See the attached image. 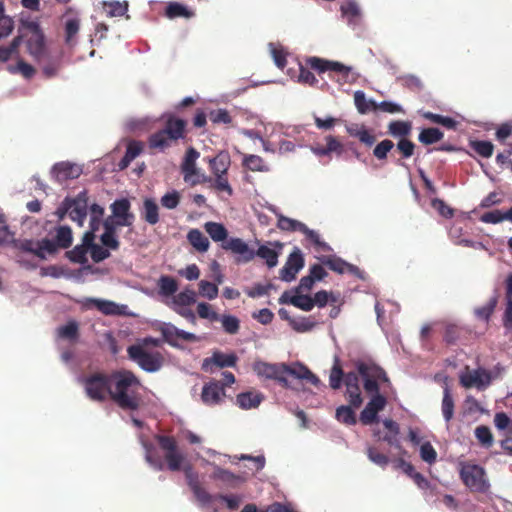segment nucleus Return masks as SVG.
<instances>
[{"label": "nucleus", "mask_w": 512, "mask_h": 512, "mask_svg": "<svg viewBox=\"0 0 512 512\" xmlns=\"http://www.w3.org/2000/svg\"><path fill=\"white\" fill-rule=\"evenodd\" d=\"M186 121L172 114L166 116L163 129L152 133L148 138L150 149L164 151L169 148L173 142L183 139L186 135Z\"/></svg>", "instance_id": "obj_3"}, {"label": "nucleus", "mask_w": 512, "mask_h": 512, "mask_svg": "<svg viewBox=\"0 0 512 512\" xmlns=\"http://www.w3.org/2000/svg\"><path fill=\"white\" fill-rule=\"evenodd\" d=\"M222 248L238 255V262H250L255 257V251L251 249L241 238H229L222 243Z\"/></svg>", "instance_id": "obj_16"}, {"label": "nucleus", "mask_w": 512, "mask_h": 512, "mask_svg": "<svg viewBox=\"0 0 512 512\" xmlns=\"http://www.w3.org/2000/svg\"><path fill=\"white\" fill-rule=\"evenodd\" d=\"M51 173L58 183H63L67 180L78 178L82 173V169L74 163L63 161L54 164Z\"/></svg>", "instance_id": "obj_18"}, {"label": "nucleus", "mask_w": 512, "mask_h": 512, "mask_svg": "<svg viewBox=\"0 0 512 512\" xmlns=\"http://www.w3.org/2000/svg\"><path fill=\"white\" fill-rule=\"evenodd\" d=\"M199 294L213 300L218 296V286L212 282L201 280L199 282Z\"/></svg>", "instance_id": "obj_53"}, {"label": "nucleus", "mask_w": 512, "mask_h": 512, "mask_svg": "<svg viewBox=\"0 0 512 512\" xmlns=\"http://www.w3.org/2000/svg\"><path fill=\"white\" fill-rule=\"evenodd\" d=\"M199 156V152L191 147L186 151L184 160L181 164V172L183 174L184 181L189 183L191 186L211 181V178L200 173V170L196 167V160Z\"/></svg>", "instance_id": "obj_10"}, {"label": "nucleus", "mask_w": 512, "mask_h": 512, "mask_svg": "<svg viewBox=\"0 0 512 512\" xmlns=\"http://www.w3.org/2000/svg\"><path fill=\"white\" fill-rule=\"evenodd\" d=\"M86 395L97 402L110 399L111 373L95 372L82 380Z\"/></svg>", "instance_id": "obj_6"}, {"label": "nucleus", "mask_w": 512, "mask_h": 512, "mask_svg": "<svg viewBox=\"0 0 512 512\" xmlns=\"http://www.w3.org/2000/svg\"><path fill=\"white\" fill-rule=\"evenodd\" d=\"M464 411L467 415L478 418L482 414H487L488 410L485 409L481 403L472 396L466 398L464 403Z\"/></svg>", "instance_id": "obj_38"}, {"label": "nucleus", "mask_w": 512, "mask_h": 512, "mask_svg": "<svg viewBox=\"0 0 512 512\" xmlns=\"http://www.w3.org/2000/svg\"><path fill=\"white\" fill-rule=\"evenodd\" d=\"M225 395V389L221 382L213 380L203 386L201 400L205 405L215 406L223 401Z\"/></svg>", "instance_id": "obj_17"}, {"label": "nucleus", "mask_w": 512, "mask_h": 512, "mask_svg": "<svg viewBox=\"0 0 512 512\" xmlns=\"http://www.w3.org/2000/svg\"><path fill=\"white\" fill-rule=\"evenodd\" d=\"M80 23L78 19H69L65 24V42L68 45L75 43V37L79 32Z\"/></svg>", "instance_id": "obj_49"}, {"label": "nucleus", "mask_w": 512, "mask_h": 512, "mask_svg": "<svg viewBox=\"0 0 512 512\" xmlns=\"http://www.w3.org/2000/svg\"><path fill=\"white\" fill-rule=\"evenodd\" d=\"M301 233H303L306 236V238L317 247V249L319 251H324V252L332 251V248L330 247V245L327 244L326 242L322 241L319 234L316 231L309 229L306 225L304 226Z\"/></svg>", "instance_id": "obj_42"}, {"label": "nucleus", "mask_w": 512, "mask_h": 512, "mask_svg": "<svg viewBox=\"0 0 512 512\" xmlns=\"http://www.w3.org/2000/svg\"><path fill=\"white\" fill-rule=\"evenodd\" d=\"M91 302L100 312L105 315H118L121 313L119 306L112 301L92 299Z\"/></svg>", "instance_id": "obj_45"}, {"label": "nucleus", "mask_w": 512, "mask_h": 512, "mask_svg": "<svg viewBox=\"0 0 512 512\" xmlns=\"http://www.w3.org/2000/svg\"><path fill=\"white\" fill-rule=\"evenodd\" d=\"M477 440L485 447L492 446L494 442L491 430L487 426H479L475 429Z\"/></svg>", "instance_id": "obj_55"}, {"label": "nucleus", "mask_w": 512, "mask_h": 512, "mask_svg": "<svg viewBox=\"0 0 512 512\" xmlns=\"http://www.w3.org/2000/svg\"><path fill=\"white\" fill-rule=\"evenodd\" d=\"M321 261L325 266H327L330 270H332L336 273H339V274L350 273V274L360 277V273H361L360 269L357 266L344 261L340 257L327 256V257H323L321 259Z\"/></svg>", "instance_id": "obj_20"}, {"label": "nucleus", "mask_w": 512, "mask_h": 512, "mask_svg": "<svg viewBox=\"0 0 512 512\" xmlns=\"http://www.w3.org/2000/svg\"><path fill=\"white\" fill-rule=\"evenodd\" d=\"M284 363H268L264 361H256L253 364V371L260 378L277 381L283 388L289 387L287 377H285Z\"/></svg>", "instance_id": "obj_12"}, {"label": "nucleus", "mask_w": 512, "mask_h": 512, "mask_svg": "<svg viewBox=\"0 0 512 512\" xmlns=\"http://www.w3.org/2000/svg\"><path fill=\"white\" fill-rule=\"evenodd\" d=\"M166 15L169 18H191L194 15V13L178 2H171L168 4L166 8Z\"/></svg>", "instance_id": "obj_39"}, {"label": "nucleus", "mask_w": 512, "mask_h": 512, "mask_svg": "<svg viewBox=\"0 0 512 512\" xmlns=\"http://www.w3.org/2000/svg\"><path fill=\"white\" fill-rule=\"evenodd\" d=\"M495 306H496V299L491 298L483 306L475 309V314H476L477 318L480 320H483V321H488L492 312L494 311Z\"/></svg>", "instance_id": "obj_61"}, {"label": "nucleus", "mask_w": 512, "mask_h": 512, "mask_svg": "<svg viewBox=\"0 0 512 512\" xmlns=\"http://www.w3.org/2000/svg\"><path fill=\"white\" fill-rule=\"evenodd\" d=\"M243 165L254 172H266L268 167L265 165L262 157L258 155H247L244 157Z\"/></svg>", "instance_id": "obj_41"}, {"label": "nucleus", "mask_w": 512, "mask_h": 512, "mask_svg": "<svg viewBox=\"0 0 512 512\" xmlns=\"http://www.w3.org/2000/svg\"><path fill=\"white\" fill-rule=\"evenodd\" d=\"M22 25L25 30V43L28 53L34 58L39 59L45 51V37L37 20L22 16Z\"/></svg>", "instance_id": "obj_8"}, {"label": "nucleus", "mask_w": 512, "mask_h": 512, "mask_svg": "<svg viewBox=\"0 0 512 512\" xmlns=\"http://www.w3.org/2000/svg\"><path fill=\"white\" fill-rule=\"evenodd\" d=\"M310 69H313L318 73H324L327 71L335 72L342 76L345 82H347V79L351 73V67H348L340 62L329 61L313 56L306 59V66L301 64L299 65V82L309 85H314L318 82Z\"/></svg>", "instance_id": "obj_5"}, {"label": "nucleus", "mask_w": 512, "mask_h": 512, "mask_svg": "<svg viewBox=\"0 0 512 512\" xmlns=\"http://www.w3.org/2000/svg\"><path fill=\"white\" fill-rule=\"evenodd\" d=\"M222 327L228 334H236L240 328V322L237 317L232 315H223L221 318Z\"/></svg>", "instance_id": "obj_57"}, {"label": "nucleus", "mask_w": 512, "mask_h": 512, "mask_svg": "<svg viewBox=\"0 0 512 512\" xmlns=\"http://www.w3.org/2000/svg\"><path fill=\"white\" fill-rule=\"evenodd\" d=\"M443 137V133L438 128H426L423 129L419 134V141L425 145H431Z\"/></svg>", "instance_id": "obj_40"}, {"label": "nucleus", "mask_w": 512, "mask_h": 512, "mask_svg": "<svg viewBox=\"0 0 512 512\" xmlns=\"http://www.w3.org/2000/svg\"><path fill=\"white\" fill-rule=\"evenodd\" d=\"M255 256L264 259L269 268H273L278 264L279 253L268 245H260L257 251H255Z\"/></svg>", "instance_id": "obj_36"}, {"label": "nucleus", "mask_w": 512, "mask_h": 512, "mask_svg": "<svg viewBox=\"0 0 512 512\" xmlns=\"http://www.w3.org/2000/svg\"><path fill=\"white\" fill-rule=\"evenodd\" d=\"M141 216L150 225L159 222V207L153 199L146 198L144 200Z\"/></svg>", "instance_id": "obj_27"}, {"label": "nucleus", "mask_w": 512, "mask_h": 512, "mask_svg": "<svg viewBox=\"0 0 512 512\" xmlns=\"http://www.w3.org/2000/svg\"><path fill=\"white\" fill-rule=\"evenodd\" d=\"M181 200V195L178 191L173 190L164 194L161 199V205L167 209H175Z\"/></svg>", "instance_id": "obj_58"}, {"label": "nucleus", "mask_w": 512, "mask_h": 512, "mask_svg": "<svg viewBox=\"0 0 512 512\" xmlns=\"http://www.w3.org/2000/svg\"><path fill=\"white\" fill-rule=\"evenodd\" d=\"M210 121L214 124H231L232 117L226 109L211 110L208 113Z\"/></svg>", "instance_id": "obj_52"}, {"label": "nucleus", "mask_w": 512, "mask_h": 512, "mask_svg": "<svg viewBox=\"0 0 512 512\" xmlns=\"http://www.w3.org/2000/svg\"><path fill=\"white\" fill-rule=\"evenodd\" d=\"M230 164V155L226 151H221L214 158L209 159V166L214 175H227Z\"/></svg>", "instance_id": "obj_24"}, {"label": "nucleus", "mask_w": 512, "mask_h": 512, "mask_svg": "<svg viewBox=\"0 0 512 512\" xmlns=\"http://www.w3.org/2000/svg\"><path fill=\"white\" fill-rule=\"evenodd\" d=\"M69 206V217L79 226H83L88 209V193L86 190L79 192L75 197H66Z\"/></svg>", "instance_id": "obj_13"}, {"label": "nucleus", "mask_w": 512, "mask_h": 512, "mask_svg": "<svg viewBox=\"0 0 512 512\" xmlns=\"http://www.w3.org/2000/svg\"><path fill=\"white\" fill-rule=\"evenodd\" d=\"M420 457L424 462L428 464H433L436 461L437 452L430 442H424L421 444Z\"/></svg>", "instance_id": "obj_60"}, {"label": "nucleus", "mask_w": 512, "mask_h": 512, "mask_svg": "<svg viewBox=\"0 0 512 512\" xmlns=\"http://www.w3.org/2000/svg\"><path fill=\"white\" fill-rule=\"evenodd\" d=\"M347 132L350 136L356 137L359 141L368 147H371L376 142V137L365 127H348Z\"/></svg>", "instance_id": "obj_31"}, {"label": "nucleus", "mask_w": 512, "mask_h": 512, "mask_svg": "<svg viewBox=\"0 0 512 512\" xmlns=\"http://www.w3.org/2000/svg\"><path fill=\"white\" fill-rule=\"evenodd\" d=\"M215 499L225 502L226 507L232 511L237 510L243 501L242 496L237 495V494H230V495L218 494V495H215Z\"/></svg>", "instance_id": "obj_54"}, {"label": "nucleus", "mask_w": 512, "mask_h": 512, "mask_svg": "<svg viewBox=\"0 0 512 512\" xmlns=\"http://www.w3.org/2000/svg\"><path fill=\"white\" fill-rule=\"evenodd\" d=\"M88 250L83 245H76L72 250L66 252V256L73 263L85 264Z\"/></svg>", "instance_id": "obj_46"}, {"label": "nucleus", "mask_w": 512, "mask_h": 512, "mask_svg": "<svg viewBox=\"0 0 512 512\" xmlns=\"http://www.w3.org/2000/svg\"><path fill=\"white\" fill-rule=\"evenodd\" d=\"M160 449L164 452V459L156 455L154 448L151 445H146V461L158 471L165 468L175 472L183 470L185 478L190 489L200 485L198 474L193 471L190 464L184 465L186 462L185 454L179 449L177 440L173 436L157 434L155 436Z\"/></svg>", "instance_id": "obj_1"}, {"label": "nucleus", "mask_w": 512, "mask_h": 512, "mask_svg": "<svg viewBox=\"0 0 512 512\" xmlns=\"http://www.w3.org/2000/svg\"><path fill=\"white\" fill-rule=\"evenodd\" d=\"M344 379V371L340 364V359L335 357L334 364L329 375V385L333 390H338Z\"/></svg>", "instance_id": "obj_34"}, {"label": "nucleus", "mask_w": 512, "mask_h": 512, "mask_svg": "<svg viewBox=\"0 0 512 512\" xmlns=\"http://www.w3.org/2000/svg\"><path fill=\"white\" fill-rule=\"evenodd\" d=\"M459 473L461 480L471 491H488L490 483L482 466L472 462H461L459 464Z\"/></svg>", "instance_id": "obj_7"}, {"label": "nucleus", "mask_w": 512, "mask_h": 512, "mask_svg": "<svg viewBox=\"0 0 512 512\" xmlns=\"http://www.w3.org/2000/svg\"><path fill=\"white\" fill-rule=\"evenodd\" d=\"M103 8L109 17L123 16L128 11V2L105 1L103 2Z\"/></svg>", "instance_id": "obj_37"}, {"label": "nucleus", "mask_w": 512, "mask_h": 512, "mask_svg": "<svg viewBox=\"0 0 512 512\" xmlns=\"http://www.w3.org/2000/svg\"><path fill=\"white\" fill-rule=\"evenodd\" d=\"M130 202L126 198L114 201L111 204L113 216L117 218L119 226H130L134 220V215L130 213Z\"/></svg>", "instance_id": "obj_19"}, {"label": "nucleus", "mask_w": 512, "mask_h": 512, "mask_svg": "<svg viewBox=\"0 0 512 512\" xmlns=\"http://www.w3.org/2000/svg\"><path fill=\"white\" fill-rule=\"evenodd\" d=\"M304 226H305L304 223H302L298 220L288 218L283 215L279 216L278 222H277V227L283 231H299V232H301L303 230Z\"/></svg>", "instance_id": "obj_43"}, {"label": "nucleus", "mask_w": 512, "mask_h": 512, "mask_svg": "<svg viewBox=\"0 0 512 512\" xmlns=\"http://www.w3.org/2000/svg\"><path fill=\"white\" fill-rule=\"evenodd\" d=\"M15 29V21L12 17L0 19V42L7 39Z\"/></svg>", "instance_id": "obj_63"}, {"label": "nucleus", "mask_w": 512, "mask_h": 512, "mask_svg": "<svg viewBox=\"0 0 512 512\" xmlns=\"http://www.w3.org/2000/svg\"><path fill=\"white\" fill-rule=\"evenodd\" d=\"M345 397L348 403L355 409L359 408L363 403L360 386L346 387Z\"/></svg>", "instance_id": "obj_47"}, {"label": "nucleus", "mask_w": 512, "mask_h": 512, "mask_svg": "<svg viewBox=\"0 0 512 512\" xmlns=\"http://www.w3.org/2000/svg\"><path fill=\"white\" fill-rule=\"evenodd\" d=\"M159 293L162 296H172L178 290V282L171 276L163 275L158 280Z\"/></svg>", "instance_id": "obj_32"}, {"label": "nucleus", "mask_w": 512, "mask_h": 512, "mask_svg": "<svg viewBox=\"0 0 512 512\" xmlns=\"http://www.w3.org/2000/svg\"><path fill=\"white\" fill-rule=\"evenodd\" d=\"M205 230L215 242H225L227 239L228 232L226 228L217 222H207L205 224Z\"/></svg>", "instance_id": "obj_33"}, {"label": "nucleus", "mask_w": 512, "mask_h": 512, "mask_svg": "<svg viewBox=\"0 0 512 512\" xmlns=\"http://www.w3.org/2000/svg\"><path fill=\"white\" fill-rule=\"evenodd\" d=\"M11 247L23 252L32 253L41 260L46 259V254H55V247L51 239L48 238L36 242L30 239L17 240L14 238Z\"/></svg>", "instance_id": "obj_11"}, {"label": "nucleus", "mask_w": 512, "mask_h": 512, "mask_svg": "<svg viewBox=\"0 0 512 512\" xmlns=\"http://www.w3.org/2000/svg\"><path fill=\"white\" fill-rule=\"evenodd\" d=\"M264 396L259 392H244L236 397V403L241 409H252L260 405Z\"/></svg>", "instance_id": "obj_26"}, {"label": "nucleus", "mask_w": 512, "mask_h": 512, "mask_svg": "<svg viewBox=\"0 0 512 512\" xmlns=\"http://www.w3.org/2000/svg\"><path fill=\"white\" fill-rule=\"evenodd\" d=\"M127 353L131 360L147 372H156L163 364V357L159 352H147L141 345L129 346Z\"/></svg>", "instance_id": "obj_9"}, {"label": "nucleus", "mask_w": 512, "mask_h": 512, "mask_svg": "<svg viewBox=\"0 0 512 512\" xmlns=\"http://www.w3.org/2000/svg\"><path fill=\"white\" fill-rule=\"evenodd\" d=\"M55 247V253L58 249H67L73 241L72 230L69 226H59L56 228L54 240H51Z\"/></svg>", "instance_id": "obj_25"}, {"label": "nucleus", "mask_w": 512, "mask_h": 512, "mask_svg": "<svg viewBox=\"0 0 512 512\" xmlns=\"http://www.w3.org/2000/svg\"><path fill=\"white\" fill-rule=\"evenodd\" d=\"M357 370L363 379V386L365 391L368 394H372V396L380 394V386L378 380L373 377L371 365L366 364L364 362H359L357 364Z\"/></svg>", "instance_id": "obj_21"}, {"label": "nucleus", "mask_w": 512, "mask_h": 512, "mask_svg": "<svg viewBox=\"0 0 512 512\" xmlns=\"http://www.w3.org/2000/svg\"><path fill=\"white\" fill-rule=\"evenodd\" d=\"M342 14L348 18L349 22H355L360 17L358 4L353 0H347L341 5Z\"/></svg>", "instance_id": "obj_44"}, {"label": "nucleus", "mask_w": 512, "mask_h": 512, "mask_svg": "<svg viewBox=\"0 0 512 512\" xmlns=\"http://www.w3.org/2000/svg\"><path fill=\"white\" fill-rule=\"evenodd\" d=\"M471 147L481 156L490 157L493 154L494 146L489 141H473Z\"/></svg>", "instance_id": "obj_62"}, {"label": "nucleus", "mask_w": 512, "mask_h": 512, "mask_svg": "<svg viewBox=\"0 0 512 512\" xmlns=\"http://www.w3.org/2000/svg\"><path fill=\"white\" fill-rule=\"evenodd\" d=\"M387 404L385 396L381 394L373 395L365 408L360 413V421L363 425H371L378 421V413L382 411Z\"/></svg>", "instance_id": "obj_14"}, {"label": "nucleus", "mask_w": 512, "mask_h": 512, "mask_svg": "<svg viewBox=\"0 0 512 512\" xmlns=\"http://www.w3.org/2000/svg\"><path fill=\"white\" fill-rule=\"evenodd\" d=\"M187 239L199 252H206L209 248L208 238L198 229H191L187 234Z\"/></svg>", "instance_id": "obj_29"}, {"label": "nucleus", "mask_w": 512, "mask_h": 512, "mask_svg": "<svg viewBox=\"0 0 512 512\" xmlns=\"http://www.w3.org/2000/svg\"><path fill=\"white\" fill-rule=\"evenodd\" d=\"M412 126L407 121H391L388 125V134L392 137H399L400 139L407 138L410 135Z\"/></svg>", "instance_id": "obj_30"}, {"label": "nucleus", "mask_w": 512, "mask_h": 512, "mask_svg": "<svg viewBox=\"0 0 512 512\" xmlns=\"http://www.w3.org/2000/svg\"><path fill=\"white\" fill-rule=\"evenodd\" d=\"M111 386L110 400L122 410L136 411L144 405L142 384L132 371L126 369L112 371Z\"/></svg>", "instance_id": "obj_2"}, {"label": "nucleus", "mask_w": 512, "mask_h": 512, "mask_svg": "<svg viewBox=\"0 0 512 512\" xmlns=\"http://www.w3.org/2000/svg\"><path fill=\"white\" fill-rule=\"evenodd\" d=\"M350 404L348 406L341 405L336 409V419L345 425H355L357 423L356 414Z\"/></svg>", "instance_id": "obj_35"}, {"label": "nucleus", "mask_w": 512, "mask_h": 512, "mask_svg": "<svg viewBox=\"0 0 512 512\" xmlns=\"http://www.w3.org/2000/svg\"><path fill=\"white\" fill-rule=\"evenodd\" d=\"M394 143L389 139H384L379 142L373 149V155L378 160H385L388 153L393 149Z\"/></svg>", "instance_id": "obj_51"}, {"label": "nucleus", "mask_w": 512, "mask_h": 512, "mask_svg": "<svg viewBox=\"0 0 512 512\" xmlns=\"http://www.w3.org/2000/svg\"><path fill=\"white\" fill-rule=\"evenodd\" d=\"M504 373L505 367L500 363H497L491 369L465 367L459 373V381L465 388H475L479 391H484L494 381L501 379Z\"/></svg>", "instance_id": "obj_4"}, {"label": "nucleus", "mask_w": 512, "mask_h": 512, "mask_svg": "<svg viewBox=\"0 0 512 512\" xmlns=\"http://www.w3.org/2000/svg\"><path fill=\"white\" fill-rule=\"evenodd\" d=\"M215 179L211 185L212 188L219 192H226L229 196L233 194V189L229 184L227 175H214Z\"/></svg>", "instance_id": "obj_59"}, {"label": "nucleus", "mask_w": 512, "mask_h": 512, "mask_svg": "<svg viewBox=\"0 0 512 512\" xmlns=\"http://www.w3.org/2000/svg\"><path fill=\"white\" fill-rule=\"evenodd\" d=\"M366 454L371 462L381 468H385L389 463L388 456L381 453L376 447H368Z\"/></svg>", "instance_id": "obj_50"}, {"label": "nucleus", "mask_w": 512, "mask_h": 512, "mask_svg": "<svg viewBox=\"0 0 512 512\" xmlns=\"http://www.w3.org/2000/svg\"><path fill=\"white\" fill-rule=\"evenodd\" d=\"M237 356L235 354H224L220 351L214 352L209 358H205L202 363V369L209 370V367L214 365L218 368L234 367L237 363Z\"/></svg>", "instance_id": "obj_22"}, {"label": "nucleus", "mask_w": 512, "mask_h": 512, "mask_svg": "<svg viewBox=\"0 0 512 512\" xmlns=\"http://www.w3.org/2000/svg\"><path fill=\"white\" fill-rule=\"evenodd\" d=\"M304 267V258L299 248H295L280 270V279L291 282L296 278L297 273Z\"/></svg>", "instance_id": "obj_15"}, {"label": "nucleus", "mask_w": 512, "mask_h": 512, "mask_svg": "<svg viewBox=\"0 0 512 512\" xmlns=\"http://www.w3.org/2000/svg\"><path fill=\"white\" fill-rule=\"evenodd\" d=\"M197 314L200 318L209 319L211 321H217L219 319V315L212 311L211 305L205 302H200L197 305Z\"/></svg>", "instance_id": "obj_64"}, {"label": "nucleus", "mask_w": 512, "mask_h": 512, "mask_svg": "<svg viewBox=\"0 0 512 512\" xmlns=\"http://www.w3.org/2000/svg\"><path fill=\"white\" fill-rule=\"evenodd\" d=\"M25 30L22 25V17L19 19L18 34L15 36L6 48L11 56L18 54V50L22 42H25Z\"/></svg>", "instance_id": "obj_48"}, {"label": "nucleus", "mask_w": 512, "mask_h": 512, "mask_svg": "<svg viewBox=\"0 0 512 512\" xmlns=\"http://www.w3.org/2000/svg\"><path fill=\"white\" fill-rule=\"evenodd\" d=\"M163 338L171 345H176V340L181 339L188 342H195L198 337L190 332L180 330L172 324H167L161 329Z\"/></svg>", "instance_id": "obj_23"}, {"label": "nucleus", "mask_w": 512, "mask_h": 512, "mask_svg": "<svg viewBox=\"0 0 512 512\" xmlns=\"http://www.w3.org/2000/svg\"><path fill=\"white\" fill-rule=\"evenodd\" d=\"M195 297L196 294L193 290L185 289L174 296L173 302L178 306H188L195 302Z\"/></svg>", "instance_id": "obj_56"}, {"label": "nucleus", "mask_w": 512, "mask_h": 512, "mask_svg": "<svg viewBox=\"0 0 512 512\" xmlns=\"http://www.w3.org/2000/svg\"><path fill=\"white\" fill-rule=\"evenodd\" d=\"M286 297L287 293L285 292L281 296L280 302L290 303L303 311H311L314 307V301L309 295H301L298 293L297 295L290 297L289 300H287Z\"/></svg>", "instance_id": "obj_28"}]
</instances>
